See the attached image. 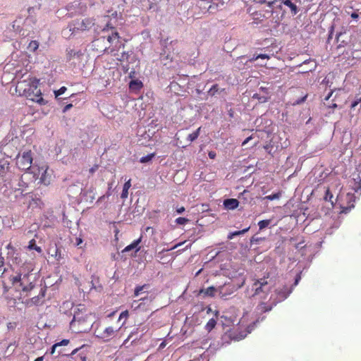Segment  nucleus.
<instances>
[{
	"label": "nucleus",
	"instance_id": "1",
	"mask_svg": "<svg viewBox=\"0 0 361 361\" xmlns=\"http://www.w3.org/2000/svg\"><path fill=\"white\" fill-rule=\"evenodd\" d=\"M38 82L39 80L35 78L28 82L24 81L18 83L17 88L22 89L24 86L22 93L23 96L40 105H44L47 102L42 96L41 90L38 88Z\"/></svg>",
	"mask_w": 361,
	"mask_h": 361
},
{
	"label": "nucleus",
	"instance_id": "2",
	"mask_svg": "<svg viewBox=\"0 0 361 361\" xmlns=\"http://www.w3.org/2000/svg\"><path fill=\"white\" fill-rule=\"evenodd\" d=\"M30 274L22 272V270L17 275L11 278V281L13 285L20 283V286L22 288V291L25 293V295H29L30 293L35 289V284L30 281Z\"/></svg>",
	"mask_w": 361,
	"mask_h": 361
},
{
	"label": "nucleus",
	"instance_id": "3",
	"mask_svg": "<svg viewBox=\"0 0 361 361\" xmlns=\"http://www.w3.org/2000/svg\"><path fill=\"white\" fill-rule=\"evenodd\" d=\"M271 288V286L265 278L257 279L252 286V290L254 291L252 296L259 295L261 298H265Z\"/></svg>",
	"mask_w": 361,
	"mask_h": 361
},
{
	"label": "nucleus",
	"instance_id": "4",
	"mask_svg": "<svg viewBox=\"0 0 361 361\" xmlns=\"http://www.w3.org/2000/svg\"><path fill=\"white\" fill-rule=\"evenodd\" d=\"M64 186L67 187V192L69 196L77 197L80 195L82 197L84 189L82 188V183L78 180H72L69 178L64 179Z\"/></svg>",
	"mask_w": 361,
	"mask_h": 361
},
{
	"label": "nucleus",
	"instance_id": "5",
	"mask_svg": "<svg viewBox=\"0 0 361 361\" xmlns=\"http://www.w3.org/2000/svg\"><path fill=\"white\" fill-rule=\"evenodd\" d=\"M32 157L31 151L24 152L21 156L18 157L16 161L18 167L22 171L33 169Z\"/></svg>",
	"mask_w": 361,
	"mask_h": 361
},
{
	"label": "nucleus",
	"instance_id": "6",
	"mask_svg": "<svg viewBox=\"0 0 361 361\" xmlns=\"http://www.w3.org/2000/svg\"><path fill=\"white\" fill-rule=\"evenodd\" d=\"M40 174V169L39 166H33V169L25 171L22 177L26 180L28 185L32 187V184H35V181L39 178Z\"/></svg>",
	"mask_w": 361,
	"mask_h": 361
},
{
	"label": "nucleus",
	"instance_id": "7",
	"mask_svg": "<svg viewBox=\"0 0 361 361\" xmlns=\"http://www.w3.org/2000/svg\"><path fill=\"white\" fill-rule=\"evenodd\" d=\"M239 288V286L234 283H225L223 286L218 287L219 294L221 298L226 300L228 295L233 294Z\"/></svg>",
	"mask_w": 361,
	"mask_h": 361
},
{
	"label": "nucleus",
	"instance_id": "8",
	"mask_svg": "<svg viewBox=\"0 0 361 361\" xmlns=\"http://www.w3.org/2000/svg\"><path fill=\"white\" fill-rule=\"evenodd\" d=\"M46 294L45 288H40V290L37 295H35L30 299L26 300L24 303L27 307H31L32 305L39 306L44 303V298Z\"/></svg>",
	"mask_w": 361,
	"mask_h": 361
},
{
	"label": "nucleus",
	"instance_id": "9",
	"mask_svg": "<svg viewBox=\"0 0 361 361\" xmlns=\"http://www.w3.org/2000/svg\"><path fill=\"white\" fill-rule=\"evenodd\" d=\"M40 169V177L38 178V183L43 184L44 185H49L51 182V171L49 170V167L47 165H43Z\"/></svg>",
	"mask_w": 361,
	"mask_h": 361
},
{
	"label": "nucleus",
	"instance_id": "10",
	"mask_svg": "<svg viewBox=\"0 0 361 361\" xmlns=\"http://www.w3.org/2000/svg\"><path fill=\"white\" fill-rule=\"evenodd\" d=\"M293 288H288L283 286L282 288L276 289L275 290L276 298H274V305H276L278 302H282L286 300L288 295L292 293Z\"/></svg>",
	"mask_w": 361,
	"mask_h": 361
},
{
	"label": "nucleus",
	"instance_id": "11",
	"mask_svg": "<svg viewBox=\"0 0 361 361\" xmlns=\"http://www.w3.org/2000/svg\"><path fill=\"white\" fill-rule=\"evenodd\" d=\"M226 94L225 89L221 88L218 84H213L207 92V96L217 98Z\"/></svg>",
	"mask_w": 361,
	"mask_h": 361
},
{
	"label": "nucleus",
	"instance_id": "12",
	"mask_svg": "<svg viewBox=\"0 0 361 361\" xmlns=\"http://www.w3.org/2000/svg\"><path fill=\"white\" fill-rule=\"evenodd\" d=\"M216 293H219L218 288H216L212 286L208 287L207 288H201L199 290L197 295L202 299H205L206 298L208 297H214Z\"/></svg>",
	"mask_w": 361,
	"mask_h": 361
},
{
	"label": "nucleus",
	"instance_id": "13",
	"mask_svg": "<svg viewBox=\"0 0 361 361\" xmlns=\"http://www.w3.org/2000/svg\"><path fill=\"white\" fill-rule=\"evenodd\" d=\"M94 188L90 186L89 188H84L81 199L86 202H92L94 200Z\"/></svg>",
	"mask_w": 361,
	"mask_h": 361
},
{
	"label": "nucleus",
	"instance_id": "14",
	"mask_svg": "<svg viewBox=\"0 0 361 361\" xmlns=\"http://www.w3.org/2000/svg\"><path fill=\"white\" fill-rule=\"evenodd\" d=\"M87 319V315L83 316L81 315L79 312H75L73 318L70 322V326L71 328H74L76 323H78V325H82Z\"/></svg>",
	"mask_w": 361,
	"mask_h": 361
},
{
	"label": "nucleus",
	"instance_id": "15",
	"mask_svg": "<svg viewBox=\"0 0 361 361\" xmlns=\"http://www.w3.org/2000/svg\"><path fill=\"white\" fill-rule=\"evenodd\" d=\"M223 205L225 209L233 210L239 205V201L235 198H227L224 200Z\"/></svg>",
	"mask_w": 361,
	"mask_h": 361
},
{
	"label": "nucleus",
	"instance_id": "16",
	"mask_svg": "<svg viewBox=\"0 0 361 361\" xmlns=\"http://www.w3.org/2000/svg\"><path fill=\"white\" fill-rule=\"evenodd\" d=\"M141 237L138 239L133 240L130 245L126 246L122 251L123 253L129 252L134 250L135 253H137L140 250L139 244L141 242Z\"/></svg>",
	"mask_w": 361,
	"mask_h": 361
},
{
	"label": "nucleus",
	"instance_id": "17",
	"mask_svg": "<svg viewBox=\"0 0 361 361\" xmlns=\"http://www.w3.org/2000/svg\"><path fill=\"white\" fill-rule=\"evenodd\" d=\"M94 20H95L94 18H87L83 19L80 22V25H81L80 30L81 31L89 30L92 27H94V25H95Z\"/></svg>",
	"mask_w": 361,
	"mask_h": 361
},
{
	"label": "nucleus",
	"instance_id": "18",
	"mask_svg": "<svg viewBox=\"0 0 361 361\" xmlns=\"http://www.w3.org/2000/svg\"><path fill=\"white\" fill-rule=\"evenodd\" d=\"M281 2L290 8L293 16L298 13L299 8L293 0H281Z\"/></svg>",
	"mask_w": 361,
	"mask_h": 361
},
{
	"label": "nucleus",
	"instance_id": "19",
	"mask_svg": "<svg viewBox=\"0 0 361 361\" xmlns=\"http://www.w3.org/2000/svg\"><path fill=\"white\" fill-rule=\"evenodd\" d=\"M169 87L170 91L173 92L176 94H179V92L183 91V90L184 88V85L179 83L178 82L173 80L172 82H170Z\"/></svg>",
	"mask_w": 361,
	"mask_h": 361
},
{
	"label": "nucleus",
	"instance_id": "20",
	"mask_svg": "<svg viewBox=\"0 0 361 361\" xmlns=\"http://www.w3.org/2000/svg\"><path fill=\"white\" fill-rule=\"evenodd\" d=\"M250 227L248 226V227L245 228H243L242 230L235 231L230 232L228 234L227 238L228 240H231V239H233L235 237L244 235L245 233H246L250 230Z\"/></svg>",
	"mask_w": 361,
	"mask_h": 361
},
{
	"label": "nucleus",
	"instance_id": "21",
	"mask_svg": "<svg viewBox=\"0 0 361 361\" xmlns=\"http://www.w3.org/2000/svg\"><path fill=\"white\" fill-rule=\"evenodd\" d=\"M114 329L111 326H109L104 329V331L99 336L100 338L104 339V340H109V338L113 336L114 334Z\"/></svg>",
	"mask_w": 361,
	"mask_h": 361
},
{
	"label": "nucleus",
	"instance_id": "22",
	"mask_svg": "<svg viewBox=\"0 0 361 361\" xmlns=\"http://www.w3.org/2000/svg\"><path fill=\"white\" fill-rule=\"evenodd\" d=\"M50 252H51V256L58 261L63 258V254L61 253V248L57 245H56L54 248H50Z\"/></svg>",
	"mask_w": 361,
	"mask_h": 361
},
{
	"label": "nucleus",
	"instance_id": "23",
	"mask_svg": "<svg viewBox=\"0 0 361 361\" xmlns=\"http://www.w3.org/2000/svg\"><path fill=\"white\" fill-rule=\"evenodd\" d=\"M9 169V162L7 160H0V176H4Z\"/></svg>",
	"mask_w": 361,
	"mask_h": 361
},
{
	"label": "nucleus",
	"instance_id": "24",
	"mask_svg": "<svg viewBox=\"0 0 361 361\" xmlns=\"http://www.w3.org/2000/svg\"><path fill=\"white\" fill-rule=\"evenodd\" d=\"M142 86V82L139 80H132L129 82V88L132 90H140Z\"/></svg>",
	"mask_w": 361,
	"mask_h": 361
},
{
	"label": "nucleus",
	"instance_id": "25",
	"mask_svg": "<svg viewBox=\"0 0 361 361\" xmlns=\"http://www.w3.org/2000/svg\"><path fill=\"white\" fill-rule=\"evenodd\" d=\"M131 187L130 179L126 181L123 187L122 192L121 194V198L126 199L128 195V190Z\"/></svg>",
	"mask_w": 361,
	"mask_h": 361
},
{
	"label": "nucleus",
	"instance_id": "26",
	"mask_svg": "<svg viewBox=\"0 0 361 361\" xmlns=\"http://www.w3.org/2000/svg\"><path fill=\"white\" fill-rule=\"evenodd\" d=\"M119 39L120 36L117 31H113L111 35L107 36V41L111 44L118 43Z\"/></svg>",
	"mask_w": 361,
	"mask_h": 361
},
{
	"label": "nucleus",
	"instance_id": "27",
	"mask_svg": "<svg viewBox=\"0 0 361 361\" xmlns=\"http://www.w3.org/2000/svg\"><path fill=\"white\" fill-rule=\"evenodd\" d=\"M273 305H267L266 303L261 302L257 306L256 310L259 312H267L271 310Z\"/></svg>",
	"mask_w": 361,
	"mask_h": 361
},
{
	"label": "nucleus",
	"instance_id": "28",
	"mask_svg": "<svg viewBox=\"0 0 361 361\" xmlns=\"http://www.w3.org/2000/svg\"><path fill=\"white\" fill-rule=\"evenodd\" d=\"M80 22L79 20H74L68 25L69 30L74 33L76 30H80Z\"/></svg>",
	"mask_w": 361,
	"mask_h": 361
},
{
	"label": "nucleus",
	"instance_id": "29",
	"mask_svg": "<svg viewBox=\"0 0 361 361\" xmlns=\"http://www.w3.org/2000/svg\"><path fill=\"white\" fill-rule=\"evenodd\" d=\"M27 248H28L29 250H36L38 253H42V250L41 247H39V246H37V244H36V241H35V240H34V239L31 240L29 242V244H28Z\"/></svg>",
	"mask_w": 361,
	"mask_h": 361
},
{
	"label": "nucleus",
	"instance_id": "30",
	"mask_svg": "<svg viewBox=\"0 0 361 361\" xmlns=\"http://www.w3.org/2000/svg\"><path fill=\"white\" fill-rule=\"evenodd\" d=\"M200 130L201 128H197L196 130H195L194 132H192V133L189 134L188 135V137H187V140L192 142L193 141H195V140L197 139V137H199L200 135Z\"/></svg>",
	"mask_w": 361,
	"mask_h": 361
},
{
	"label": "nucleus",
	"instance_id": "31",
	"mask_svg": "<svg viewBox=\"0 0 361 361\" xmlns=\"http://www.w3.org/2000/svg\"><path fill=\"white\" fill-rule=\"evenodd\" d=\"M18 186L20 187L18 190H21L22 192L25 191L27 188L30 187L28 185L27 182L25 180L22 176L19 179Z\"/></svg>",
	"mask_w": 361,
	"mask_h": 361
},
{
	"label": "nucleus",
	"instance_id": "32",
	"mask_svg": "<svg viewBox=\"0 0 361 361\" xmlns=\"http://www.w3.org/2000/svg\"><path fill=\"white\" fill-rule=\"evenodd\" d=\"M155 156H156V154L154 152L149 154L146 156L141 157L140 159V162L142 164L149 163V162L152 161V160L153 159V158L155 157Z\"/></svg>",
	"mask_w": 361,
	"mask_h": 361
},
{
	"label": "nucleus",
	"instance_id": "33",
	"mask_svg": "<svg viewBox=\"0 0 361 361\" xmlns=\"http://www.w3.org/2000/svg\"><path fill=\"white\" fill-rule=\"evenodd\" d=\"M216 325V321L214 318H212L210 319L208 322L207 323V324L205 325V329L208 331V332H210L212 330L214 329V328L215 327V326Z\"/></svg>",
	"mask_w": 361,
	"mask_h": 361
},
{
	"label": "nucleus",
	"instance_id": "34",
	"mask_svg": "<svg viewBox=\"0 0 361 361\" xmlns=\"http://www.w3.org/2000/svg\"><path fill=\"white\" fill-rule=\"evenodd\" d=\"M66 90H67V88L65 86L61 87L57 90H54V93L56 99H57L58 100L62 99V98H60L59 96H61L63 94H64Z\"/></svg>",
	"mask_w": 361,
	"mask_h": 361
},
{
	"label": "nucleus",
	"instance_id": "35",
	"mask_svg": "<svg viewBox=\"0 0 361 361\" xmlns=\"http://www.w3.org/2000/svg\"><path fill=\"white\" fill-rule=\"evenodd\" d=\"M149 287L148 284H144L143 286H137L135 288L134 290V296L137 297L142 290L147 288Z\"/></svg>",
	"mask_w": 361,
	"mask_h": 361
},
{
	"label": "nucleus",
	"instance_id": "36",
	"mask_svg": "<svg viewBox=\"0 0 361 361\" xmlns=\"http://www.w3.org/2000/svg\"><path fill=\"white\" fill-rule=\"evenodd\" d=\"M149 287L148 284H144L143 286H137L135 288L134 290V296L137 297L142 290L147 288Z\"/></svg>",
	"mask_w": 361,
	"mask_h": 361
},
{
	"label": "nucleus",
	"instance_id": "37",
	"mask_svg": "<svg viewBox=\"0 0 361 361\" xmlns=\"http://www.w3.org/2000/svg\"><path fill=\"white\" fill-rule=\"evenodd\" d=\"M270 223H271L270 219H265V220L259 221L258 222V226H259V230H262V229L268 227L269 225L270 224Z\"/></svg>",
	"mask_w": 361,
	"mask_h": 361
},
{
	"label": "nucleus",
	"instance_id": "38",
	"mask_svg": "<svg viewBox=\"0 0 361 361\" xmlns=\"http://www.w3.org/2000/svg\"><path fill=\"white\" fill-rule=\"evenodd\" d=\"M333 198H334L333 194L331 192V191L329 189L326 190L325 196H324V200L326 201L330 202L331 204V206H334Z\"/></svg>",
	"mask_w": 361,
	"mask_h": 361
},
{
	"label": "nucleus",
	"instance_id": "39",
	"mask_svg": "<svg viewBox=\"0 0 361 361\" xmlns=\"http://www.w3.org/2000/svg\"><path fill=\"white\" fill-rule=\"evenodd\" d=\"M39 47V43L38 42L34 40V41H31L28 45V49L30 51H35Z\"/></svg>",
	"mask_w": 361,
	"mask_h": 361
},
{
	"label": "nucleus",
	"instance_id": "40",
	"mask_svg": "<svg viewBox=\"0 0 361 361\" xmlns=\"http://www.w3.org/2000/svg\"><path fill=\"white\" fill-rule=\"evenodd\" d=\"M265 317H262L260 320L259 319H256V321L253 322L252 324H250L247 326V333H251V331L255 329L256 324L259 323L260 321H263Z\"/></svg>",
	"mask_w": 361,
	"mask_h": 361
},
{
	"label": "nucleus",
	"instance_id": "41",
	"mask_svg": "<svg viewBox=\"0 0 361 361\" xmlns=\"http://www.w3.org/2000/svg\"><path fill=\"white\" fill-rule=\"evenodd\" d=\"M155 296L154 295H150L149 296H146L145 298H140L139 300L142 301V302L138 305V307H140L142 303L152 302Z\"/></svg>",
	"mask_w": 361,
	"mask_h": 361
},
{
	"label": "nucleus",
	"instance_id": "42",
	"mask_svg": "<svg viewBox=\"0 0 361 361\" xmlns=\"http://www.w3.org/2000/svg\"><path fill=\"white\" fill-rule=\"evenodd\" d=\"M82 347L75 348L74 349L71 354L68 355V357H70V361H78L76 360L75 354H77L78 352L80 351Z\"/></svg>",
	"mask_w": 361,
	"mask_h": 361
},
{
	"label": "nucleus",
	"instance_id": "43",
	"mask_svg": "<svg viewBox=\"0 0 361 361\" xmlns=\"http://www.w3.org/2000/svg\"><path fill=\"white\" fill-rule=\"evenodd\" d=\"M279 197H280V193L276 192V193H272L269 195L265 196L264 199L272 201L274 200H278V199H279Z\"/></svg>",
	"mask_w": 361,
	"mask_h": 361
},
{
	"label": "nucleus",
	"instance_id": "44",
	"mask_svg": "<svg viewBox=\"0 0 361 361\" xmlns=\"http://www.w3.org/2000/svg\"><path fill=\"white\" fill-rule=\"evenodd\" d=\"M189 221V219L185 217H178L175 220V222L178 225H185Z\"/></svg>",
	"mask_w": 361,
	"mask_h": 361
},
{
	"label": "nucleus",
	"instance_id": "45",
	"mask_svg": "<svg viewBox=\"0 0 361 361\" xmlns=\"http://www.w3.org/2000/svg\"><path fill=\"white\" fill-rule=\"evenodd\" d=\"M262 240H263V238H262L260 237H257L255 235L252 236V238H250V243L251 244H259Z\"/></svg>",
	"mask_w": 361,
	"mask_h": 361
},
{
	"label": "nucleus",
	"instance_id": "46",
	"mask_svg": "<svg viewBox=\"0 0 361 361\" xmlns=\"http://www.w3.org/2000/svg\"><path fill=\"white\" fill-rule=\"evenodd\" d=\"M307 97V94H305V95L301 97L300 98H298L296 100H295L293 104V105L300 104L305 102Z\"/></svg>",
	"mask_w": 361,
	"mask_h": 361
},
{
	"label": "nucleus",
	"instance_id": "47",
	"mask_svg": "<svg viewBox=\"0 0 361 361\" xmlns=\"http://www.w3.org/2000/svg\"><path fill=\"white\" fill-rule=\"evenodd\" d=\"M69 343H70V341L68 339H63L61 341L56 343V344L59 348L61 346L67 345Z\"/></svg>",
	"mask_w": 361,
	"mask_h": 361
},
{
	"label": "nucleus",
	"instance_id": "48",
	"mask_svg": "<svg viewBox=\"0 0 361 361\" xmlns=\"http://www.w3.org/2000/svg\"><path fill=\"white\" fill-rule=\"evenodd\" d=\"M129 56H130V53L128 51H123L121 54V59H119V60L120 61H128Z\"/></svg>",
	"mask_w": 361,
	"mask_h": 361
},
{
	"label": "nucleus",
	"instance_id": "49",
	"mask_svg": "<svg viewBox=\"0 0 361 361\" xmlns=\"http://www.w3.org/2000/svg\"><path fill=\"white\" fill-rule=\"evenodd\" d=\"M269 58V56L266 54H259L257 55L256 56L253 57V59L252 60H257L259 59H267Z\"/></svg>",
	"mask_w": 361,
	"mask_h": 361
},
{
	"label": "nucleus",
	"instance_id": "50",
	"mask_svg": "<svg viewBox=\"0 0 361 361\" xmlns=\"http://www.w3.org/2000/svg\"><path fill=\"white\" fill-rule=\"evenodd\" d=\"M4 267V258L0 255V274H4L5 271Z\"/></svg>",
	"mask_w": 361,
	"mask_h": 361
},
{
	"label": "nucleus",
	"instance_id": "51",
	"mask_svg": "<svg viewBox=\"0 0 361 361\" xmlns=\"http://www.w3.org/2000/svg\"><path fill=\"white\" fill-rule=\"evenodd\" d=\"M300 279H301L300 274H298L295 276L294 283H293V284L291 286V287H290V288H293H293H294V287H295V286L298 284V283H299V281H300Z\"/></svg>",
	"mask_w": 361,
	"mask_h": 361
},
{
	"label": "nucleus",
	"instance_id": "52",
	"mask_svg": "<svg viewBox=\"0 0 361 361\" xmlns=\"http://www.w3.org/2000/svg\"><path fill=\"white\" fill-rule=\"evenodd\" d=\"M59 347L57 346V345L56 343H54L51 348L50 349L47 351V354H50V355H54L56 350V349L58 348Z\"/></svg>",
	"mask_w": 361,
	"mask_h": 361
},
{
	"label": "nucleus",
	"instance_id": "53",
	"mask_svg": "<svg viewBox=\"0 0 361 361\" xmlns=\"http://www.w3.org/2000/svg\"><path fill=\"white\" fill-rule=\"evenodd\" d=\"M334 30V25H332L330 27L329 30V35H328V39H327L328 42H329L330 39H331L333 38Z\"/></svg>",
	"mask_w": 361,
	"mask_h": 361
},
{
	"label": "nucleus",
	"instance_id": "54",
	"mask_svg": "<svg viewBox=\"0 0 361 361\" xmlns=\"http://www.w3.org/2000/svg\"><path fill=\"white\" fill-rule=\"evenodd\" d=\"M128 317V312L127 310L122 312L120 314L118 320H121L123 319H126Z\"/></svg>",
	"mask_w": 361,
	"mask_h": 361
},
{
	"label": "nucleus",
	"instance_id": "55",
	"mask_svg": "<svg viewBox=\"0 0 361 361\" xmlns=\"http://www.w3.org/2000/svg\"><path fill=\"white\" fill-rule=\"evenodd\" d=\"M76 54L77 53L74 50H73V49L69 50L67 54L68 60H71L72 59V57L75 56Z\"/></svg>",
	"mask_w": 361,
	"mask_h": 361
},
{
	"label": "nucleus",
	"instance_id": "56",
	"mask_svg": "<svg viewBox=\"0 0 361 361\" xmlns=\"http://www.w3.org/2000/svg\"><path fill=\"white\" fill-rule=\"evenodd\" d=\"M73 107V104L71 103L66 104L62 109L63 113L67 112Z\"/></svg>",
	"mask_w": 361,
	"mask_h": 361
},
{
	"label": "nucleus",
	"instance_id": "57",
	"mask_svg": "<svg viewBox=\"0 0 361 361\" xmlns=\"http://www.w3.org/2000/svg\"><path fill=\"white\" fill-rule=\"evenodd\" d=\"M78 356H79V361H86L87 360V357L85 355H84L82 352L80 351V353H78Z\"/></svg>",
	"mask_w": 361,
	"mask_h": 361
},
{
	"label": "nucleus",
	"instance_id": "58",
	"mask_svg": "<svg viewBox=\"0 0 361 361\" xmlns=\"http://www.w3.org/2000/svg\"><path fill=\"white\" fill-rule=\"evenodd\" d=\"M360 99H356V100H354L353 102H352L351 105H350L351 109L355 108V106H357V105L360 103Z\"/></svg>",
	"mask_w": 361,
	"mask_h": 361
},
{
	"label": "nucleus",
	"instance_id": "59",
	"mask_svg": "<svg viewBox=\"0 0 361 361\" xmlns=\"http://www.w3.org/2000/svg\"><path fill=\"white\" fill-rule=\"evenodd\" d=\"M83 243V240L81 238H76V240H75V245L77 246H80Z\"/></svg>",
	"mask_w": 361,
	"mask_h": 361
},
{
	"label": "nucleus",
	"instance_id": "60",
	"mask_svg": "<svg viewBox=\"0 0 361 361\" xmlns=\"http://www.w3.org/2000/svg\"><path fill=\"white\" fill-rule=\"evenodd\" d=\"M208 156L210 159H214L216 157V152L214 151H210L208 153Z\"/></svg>",
	"mask_w": 361,
	"mask_h": 361
},
{
	"label": "nucleus",
	"instance_id": "61",
	"mask_svg": "<svg viewBox=\"0 0 361 361\" xmlns=\"http://www.w3.org/2000/svg\"><path fill=\"white\" fill-rule=\"evenodd\" d=\"M185 207H181L177 208L176 212L177 214H180L183 212H185Z\"/></svg>",
	"mask_w": 361,
	"mask_h": 361
},
{
	"label": "nucleus",
	"instance_id": "62",
	"mask_svg": "<svg viewBox=\"0 0 361 361\" xmlns=\"http://www.w3.org/2000/svg\"><path fill=\"white\" fill-rule=\"evenodd\" d=\"M350 16L353 19H357L359 18V14L357 12H353Z\"/></svg>",
	"mask_w": 361,
	"mask_h": 361
},
{
	"label": "nucleus",
	"instance_id": "63",
	"mask_svg": "<svg viewBox=\"0 0 361 361\" xmlns=\"http://www.w3.org/2000/svg\"><path fill=\"white\" fill-rule=\"evenodd\" d=\"M259 100L260 102L264 103V102H267L268 98L267 97L262 96V97H259Z\"/></svg>",
	"mask_w": 361,
	"mask_h": 361
},
{
	"label": "nucleus",
	"instance_id": "64",
	"mask_svg": "<svg viewBox=\"0 0 361 361\" xmlns=\"http://www.w3.org/2000/svg\"><path fill=\"white\" fill-rule=\"evenodd\" d=\"M125 46L124 43H121L120 42L118 43H116V47H117L118 49H120L121 48H123Z\"/></svg>",
	"mask_w": 361,
	"mask_h": 361
}]
</instances>
